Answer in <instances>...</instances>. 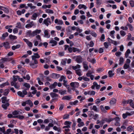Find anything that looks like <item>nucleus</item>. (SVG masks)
Returning <instances> with one entry per match:
<instances>
[{
    "label": "nucleus",
    "mask_w": 134,
    "mask_h": 134,
    "mask_svg": "<svg viewBox=\"0 0 134 134\" xmlns=\"http://www.w3.org/2000/svg\"><path fill=\"white\" fill-rule=\"evenodd\" d=\"M122 53L120 52H117L115 53V55L117 57H119L120 56Z\"/></svg>",
    "instance_id": "de8ad7c7"
},
{
    "label": "nucleus",
    "mask_w": 134,
    "mask_h": 134,
    "mask_svg": "<svg viewBox=\"0 0 134 134\" xmlns=\"http://www.w3.org/2000/svg\"><path fill=\"white\" fill-rule=\"evenodd\" d=\"M79 124L78 125V126L79 127L82 126L84 125V124L83 122H80L79 123Z\"/></svg>",
    "instance_id": "052dcab7"
},
{
    "label": "nucleus",
    "mask_w": 134,
    "mask_h": 134,
    "mask_svg": "<svg viewBox=\"0 0 134 134\" xmlns=\"http://www.w3.org/2000/svg\"><path fill=\"white\" fill-rule=\"evenodd\" d=\"M40 30L37 29L33 31L32 33L30 35V36L31 37L36 35L37 34H39L41 32Z\"/></svg>",
    "instance_id": "20e7f679"
},
{
    "label": "nucleus",
    "mask_w": 134,
    "mask_h": 134,
    "mask_svg": "<svg viewBox=\"0 0 134 134\" xmlns=\"http://www.w3.org/2000/svg\"><path fill=\"white\" fill-rule=\"evenodd\" d=\"M72 98L71 96H65L63 97L62 98V100H69L70 99Z\"/></svg>",
    "instance_id": "6ab92c4d"
},
{
    "label": "nucleus",
    "mask_w": 134,
    "mask_h": 134,
    "mask_svg": "<svg viewBox=\"0 0 134 134\" xmlns=\"http://www.w3.org/2000/svg\"><path fill=\"white\" fill-rule=\"evenodd\" d=\"M94 72L93 70H92L91 71L90 70H89L87 72L86 74V76L87 77H89L91 75L92 73H93Z\"/></svg>",
    "instance_id": "a211bd4d"
},
{
    "label": "nucleus",
    "mask_w": 134,
    "mask_h": 134,
    "mask_svg": "<svg viewBox=\"0 0 134 134\" xmlns=\"http://www.w3.org/2000/svg\"><path fill=\"white\" fill-rule=\"evenodd\" d=\"M40 14L38 13H34L33 14L32 16L31 17L32 19L34 20H35L37 17L38 15H39Z\"/></svg>",
    "instance_id": "0eeeda50"
},
{
    "label": "nucleus",
    "mask_w": 134,
    "mask_h": 134,
    "mask_svg": "<svg viewBox=\"0 0 134 134\" xmlns=\"http://www.w3.org/2000/svg\"><path fill=\"white\" fill-rule=\"evenodd\" d=\"M87 63L86 62H83V67L86 70L88 69V67L87 65Z\"/></svg>",
    "instance_id": "aec40b11"
},
{
    "label": "nucleus",
    "mask_w": 134,
    "mask_h": 134,
    "mask_svg": "<svg viewBox=\"0 0 134 134\" xmlns=\"http://www.w3.org/2000/svg\"><path fill=\"white\" fill-rule=\"evenodd\" d=\"M9 85V83L8 81H7L5 83H2L0 85V87L1 88H3L5 86L8 85Z\"/></svg>",
    "instance_id": "393cba45"
},
{
    "label": "nucleus",
    "mask_w": 134,
    "mask_h": 134,
    "mask_svg": "<svg viewBox=\"0 0 134 134\" xmlns=\"http://www.w3.org/2000/svg\"><path fill=\"white\" fill-rule=\"evenodd\" d=\"M50 95L52 98L57 97L58 96V95L57 94L53 92H52L50 93Z\"/></svg>",
    "instance_id": "e433bc0d"
},
{
    "label": "nucleus",
    "mask_w": 134,
    "mask_h": 134,
    "mask_svg": "<svg viewBox=\"0 0 134 134\" xmlns=\"http://www.w3.org/2000/svg\"><path fill=\"white\" fill-rule=\"evenodd\" d=\"M1 10H3L6 13H8L9 12L8 9L7 7H3L1 8Z\"/></svg>",
    "instance_id": "f3484780"
},
{
    "label": "nucleus",
    "mask_w": 134,
    "mask_h": 134,
    "mask_svg": "<svg viewBox=\"0 0 134 134\" xmlns=\"http://www.w3.org/2000/svg\"><path fill=\"white\" fill-rule=\"evenodd\" d=\"M116 101V99L115 98H113L110 101V104L111 105H113L115 104Z\"/></svg>",
    "instance_id": "9b49d317"
},
{
    "label": "nucleus",
    "mask_w": 134,
    "mask_h": 134,
    "mask_svg": "<svg viewBox=\"0 0 134 134\" xmlns=\"http://www.w3.org/2000/svg\"><path fill=\"white\" fill-rule=\"evenodd\" d=\"M9 92V90L8 89L5 90L3 91V95L4 96H7Z\"/></svg>",
    "instance_id": "7c9ffc66"
},
{
    "label": "nucleus",
    "mask_w": 134,
    "mask_h": 134,
    "mask_svg": "<svg viewBox=\"0 0 134 134\" xmlns=\"http://www.w3.org/2000/svg\"><path fill=\"white\" fill-rule=\"evenodd\" d=\"M59 77V75L55 73H52L50 75V77L53 79L58 78Z\"/></svg>",
    "instance_id": "1a4fd4ad"
},
{
    "label": "nucleus",
    "mask_w": 134,
    "mask_h": 134,
    "mask_svg": "<svg viewBox=\"0 0 134 134\" xmlns=\"http://www.w3.org/2000/svg\"><path fill=\"white\" fill-rule=\"evenodd\" d=\"M126 25L129 27L130 30V31H132L133 30V27L131 24L129 23H128Z\"/></svg>",
    "instance_id": "37998d69"
},
{
    "label": "nucleus",
    "mask_w": 134,
    "mask_h": 134,
    "mask_svg": "<svg viewBox=\"0 0 134 134\" xmlns=\"http://www.w3.org/2000/svg\"><path fill=\"white\" fill-rule=\"evenodd\" d=\"M90 109L91 110H93L94 111L96 112H98V108H97V107L95 105H94L92 107H90Z\"/></svg>",
    "instance_id": "ddd939ff"
},
{
    "label": "nucleus",
    "mask_w": 134,
    "mask_h": 134,
    "mask_svg": "<svg viewBox=\"0 0 134 134\" xmlns=\"http://www.w3.org/2000/svg\"><path fill=\"white\" fill-rule=\"evenodd\" d=\"M70 85L72 87V90L73 91H74L75 88H78L79 86V83L76 82H71Z\"/></svg>",
    "instance_id": "f257e3e1"
},
{
    "label": "nucleus",
    "mask_w": 134,
    "mask_h": 134,
    "mask_svg": "<svg viewBox=\"0 0 134 134\" xmlns=\"http://www.w3.org/2000/svg\"><path fill=\"white\" fill-rule=\"evenodd\" d=\"M15 117L16 118H19L20 119H22L24 118V117L23 115H19L17 116H15Z\"/></svg>",
    "instance_id": "603ef678"
},
{
    "label": "nucleus",
    "mask_w": 134,
    "mask_h": 134,
    "mask_svg": "<svg viewBox=\"0 0 134 134\" xmlns=\"http://www.w3.org/2000/svg\"><path fill=\"white\" fill-rule=\"evenodd\" d=\"M8 35V32H6L3 34L2 36L1 37V39L2 40H4L5 39V38Z\"/></svg>",
    "instance_id": "412c9836"
},
{
    "label": "nucleus",
    "mask_w": 134,
    "mask_h": 134,
    "mask_svg": "<svg viewBox=\"0 0 134 134\" xmlns=\"http://www.w3.org/2000/svg\"><path fill=\"white\" fill-rule=\"evenodd\" d=\"M44 37L47 38H49L50 36L48 35V31L47 30H46L44 31Z\"/></svg>",
    "instance_id": "c756f323"
},
{
    "label": "nucleus",
    "mask_w": 134,
    "mask_h": 134,
    "mask_svg": "<svg viewBox=\"0 0 134 134\" xmlns=\"http://www.w3.org/2000/svg\"><path fill=\"white\" fill-rule=\"evenodd\" d=\"M27 94V92L26 90L23 91L22 92L19 91L17 92V94L18 95L22 98L24 97L25 95Z\"/></svg>",
    "instance_id": "7ed1b4c3"
},
{
    "label": "nucleus",
    "mask_w": 134,
    "mask_h": 134,
    "mask_svg": "<svg viewBox=\"0 0 134 134\" xmlns=\"http://www.w3.org/2000/svg\"><path fill=\"white\" fill-rule=\"evenodd\" d=\"M78 102V101L76 100L74 102H71L70 103V104L71 105H76V104Z\"/></svg>",
    "instance_id": "0e129e2a"
},
{
    "label": "nucleus",
    "mask_w": 134,
    "mask_h": 134,
    "mask_svg": "<svg viewBox=\"0 0 134 134\" xmlns=\"http://www.w3.org/2000/svg\"><path fill=\"white\" fill-rule=\"evenodd\" d=\"M30 65L33 68H36L37 67V65L36 64H34L33 63H30Z\"/></svg>",
    "instance_id": "69168bd1"
},
{
    "label": "nucleus",
    "mask_w": 134,
    "mask_h": 134,
    "mask_svg": "<svg viewBox=\"0 0 134 134\" xmlns=\"http://www.w3.org/2000/svg\"><path fill=\"white\" fill-rule=\"evenodd\" d=\"M130 4L131 7H133L134 6V1L133 0L130 1Z\"/></svg>",
    "instance_id": "338daca9"
},
{
    "label": "nucleus",
    "mask_w": 134,
    "mask_h": 134,
    "mask_svg": "<svg viewBox=\"0 0 134 134\" xmlns=\"http://www.w3.org/2000/svg\"><path fill=\"white\" fill-rule=\"evenodd\" d=\"M16 27L19 29L21 28V23H18L16 24Z\"/></svg>",
    "instance_id": "8fccbe9b"
},
{
    "label": "nucleus",
    "mask_w": 134,
    "mask_h": 134,
    "mask_svg": "<svg viewBox=\"0 0 134 134\" xmlns=\"http://www.w3.org/2000/svg\"><path fill=\"white\" fill-rule=\"evenodd\" d=\"M19 111L15 110L12 113V114L14 115H16L19 114Z\"/></svg>",
    "instance_id": "774afa93"
},
{
    "label": "nucleus",
    "mask_w": 134,
    "mask_h": 134,
    "mask_svg": "<svg viewBox=\"0 0 134 134\" xmlns=\"http://www.w3.org/2000/svg\"><path fill=\"white\" fill-rule=\"evenodd\" d=\"M124 59L122 57H121L120 58L119 60V64H122L124 63Z\"/></svg>",
    "instance_id": "a19ab883"
},
{
    "label": "nucleus",
    "mask_w": 134,
    "mask_h": 134,
    "mask_svg": "<svg viewBox=\"0 0 134 134\" xmlns=\"http://www.w3.org/2000/svg\"><path fill=\"white\" fill-rule=\"evenodd\" d=\"M95 92L94 91H88L89 95L93 96L95 95Z\"/></svg>",
    "instance_id": "c03bdc74"
},
{
    "label": "nucleus",
    "mask_w": 134,
    "mask_h": 134,
    "mask_svg": "<svg viewBox=\"0 0 134 134\" xmlns=\"http://www.w3.org/2000/svg\"><path fill=\"white\" fill-rule=\"evenodd\" d=\"M40 56L37 53L34 54V55L32 56V59H34L36 58H40Z\"/></svg>",
    "instance_id": "f8f14e48"
},
{
    "label": "nucleus",
    "mask_w": 134,
    "mask_h": 134,
    "mask_svg": "<svg viewBox=\"0 0 134 134\" xmlns=\"http://www.w3.org/2000/svg\"><path fill=\"white\" fill-rule=\"evenodd\" d=\"M53 129L57 131L58 132H59L60 131V128H58L55 126L53 127Z\"/></svg>",
    "instance_id": "3c124183"
},
{
    "label": "nucleus",
    "mask_w": 134,
    "mask_h": 134,
    "mask_svg": "<svg viewBox=\"0 0 134 134\" xmlns=\"http://www.w3.org/2000/svg\"><path fill=\"white\" fill-rule=\"evenodd\" d=\"M66 77L64 76H62L59 79L60 81H62L63 80H65Z\"/></svg>",
    "instance_id": "6e6d98bb"
},
{
    "label": "nucleus",
    "mask_w": 134,
    "mask_h": 134,
    "mask_svg": "<svg viewBox=\"0 0 134 134\" xmlns=\"http://www.w3.org/2000/svg\"><path fill=\"white\" fill-rule=\"evenodd\" d=\"M83 80L86 81H89L90 80L89 78L84 76H83Z\"/></svg>",
    "instance_id": "680f3d73"
},
{
    "label": "nucleus",
    "mask_w": 134,
    "mask_h": 134,
    "mask_svg": "<svg viewBox=\"0 0 134 134\" xmlns=\"http://www.w3.org/2000/svg\"><path fill=\"white\" fill-rule=\"evenodd\" d=\"M76 74L78 76H81L82 75V72L81 69H78L75 70Z\"/></svg>",
    "instance_id": "dca6fc26"
},
{
    "label": "nucleus",
    "mask_w": 134,
    "mask_h": 134,
    "mask_svg": "<svg viewBox=\"0 0 134 134\" xmlns=\"http://www.w3.org/2000/svg\"><path fill=\"white\" fill-rule=\"evenodd\" d=\"M9 37L10 39H16L17 38V37L15 36L10 35H9Z\"/></svg>",
    "instance_id": "4d7b16f0"
},
{
    "label": "nucleus",
    "mask_w": 134,
    "mask_h": 134,
    "mask_svg": "<svg viewBox=\"0 0 134 134\" xmlns=\"http://www.w3.org/2000/svg\"><path fill=\"white\" fill-rule=\"evenodd\" d=\"M81 67V66L79 64H77L75 66H72V68L74 70H77L76 69H79Z\"/></svg>",
    "instance_id": "a878e982"
},
{
    "label": "nucleus",
    "mask_w": 134,
    "mask_h": 134,
    "mask_svg": "<svg viewBox=\"0 0 134 134\" xmlns=\"http://www.w3.org/2000/svg\"><path fill=\"white\" fill-rule=\"evenodd\" d=\"M27 6L30 7L31 9H34L36 7L34 5H33L32 3H28L27 4Z\"/></svg>",
    "instance_id": "2f4dec72"
},
{
    "label": "nucleus",
    "mask_w": 134,
    "mask_h": 134,
    "mask_svg": "<svg viewBox=\"0 0 134 134\" xmlns=\"http://www.w3.org/2000/svg\"><path fill=\"white\" fill-rule=\"evenodd\" d=\"M131 52L130 51V49H128L127 50L126 52L125 53V57L126 58H127L129 56V54Z\"/></svg>",
    "instance_id": "4be33fe9"
},
{
    "label": "nucleus",
    "mask_w": 134,
    "mask_h": 134,
    "mask_svg": "<svg viewBox=\"0 0 134 134\" xmlns=\"http://www.w3.org/2000/svg\"><path fill=\"white\" fill-rule=\"evenodd\" d=\"M108 40L109 42L110 43H112L115 46L117 44V43L116 41L110 39L109 38H108Z\"/></svg>",
    "instance_id": "9d476101"
},
{
    "label": "nucleus",
    "mask_w": 134,
    "mask_h": 134,
    "mask_svg": "<svg viewBox=\"0 0 134 134\" xmlns=\"http://www.w3.org/2000/svg\"><path fill=\"white\" fill-rule=\"evenodd\" d=\"M73 58L75 59L76 61L78 63H80L82 62L83 59L80 56H75Z\"/></svg>",
    "instance_id": "f03ea898"
},
{
    "label": "nucleus",
    "mask_w": 134,
    "mask_h": 134,
    "mask_svg": "<svg viewBox=\"0 0 134 134\" xmlns=\"http://www.w3.org/2000/svg\"><path fill=\"white\" fill-rule=\"evenodd\" d=\"M2 102L3 103H5L6 102L8 101L9 99H7V97H3L1 98Z\"/></svg>",
    "instance_id": "4468645a"
},
{
    "label": "nucleus",
    "mask_w": 134,
    "mask_h": 134,
    "mask_svg": "<svg viewBox=\"0 0 134 134\" xmlns=\"http://www.w3.org/2000/svg\"><path fill=\"white\" fill-rule=\"evenodd\" d=\"M9 104L7 103L5 104H3L2 105V107L5 109H6L7 108V107L9 105Z\"/></svg>",
    "instance_id": "bb28decb"
},
{
    "label": "nucleus",
    "mask_w": 134,
    "mask_h": 134,
    "mask_svg": "<svg viewBox=\"0 0 134 134\" xmlns=\"http://www.w3.org/2000/svg\"><path fill=\"white\" fill-rule=\"evenodd\" d=\"M45 12L47 13L50 14H53L54 13L53 11L52 10L50 9H46L45 10Z\"/></svg>",
    "instance_id": "58836bf2"
},
{
    "label": "nucleus",
    "mask_w": 134,
    "mask_h": 134,
    "mask_svg": "<svg viewBox=\"0 0 134 134\" xmlns=\"http://www.w3.org/2000/svg\"><path fill=\"white\" fill-rule=\"evenodd\" d=\"M73 52H77L79 53L81 51V49H78L77 48L73 47Z\"/></svg>",
    "instance_id": "c85d7f7f"
},
{
    "label": "nucleus",
    "mask_w": 134,
    "mask_h": 134,
    "mask_svg": "<svg viewBox=\"0 0 134 134\" xmlns=\"http://www.w3.org/2000/svg\"><path fill=\"white\" fill-rule=\"evenodd\" d=\"M49 43L52 44L51 45L52 46L56 45L57 44V42L54 40H51L50 41Z\"/></svg>",
    "instance_id": "b1692460"
},
{
    "label": "nucleus",
    "mask_w": 134,
    "mask_h": 134,
    "mask_svg": "<svg viewBox=\"0 0 134 134\" xmlns=\"http://www.w3.org/2000/svg\"><path fill=\"white\" fill-rule=\"evenodd\" d=\"M90 34L92 36L96 37L97 36V34L95 32L92 31H91L90 33Z\"/></svg>",
    "instance_id": "864d4df0"
},
{
    "label": "nucleus",
    "mask_w": 134,
    "mask_h": 134,
    "mask_svg": "<svg viewBox=\"0 0 134 134\" xmlns=\"http://www.w3.org/2000/svg\"><path fill=\"white\" fill-rule=\"evenodd\" d=\"M108 74H109V77H111L113 76L114 75V73H113V72L111 70H110L108 71Z\"/></svg>",
    "instance_id": "c9c22d12"
},
{
    "label": "nucleus",
    "mask_w": 134,
    "mask_h": 134,
    "mask_svg": "<svg viewBox=\"0 0 134 134\" xmlns=\"http://www.w3.org/2000/svg\"><path fill=\"white\" fill-rule=\"evenodd\" d=\"M26 104H29L30 107H32L33 106V105L32 102L30 100H29L26 101Z\"/></svg>",
    "instance_id": "5701e85b"
},
{
    "label": "nucleus",
    "mask_w": 134,
    "mask_h": 134,
    "mask_svg": "<svg viewBox=\"0 0 134 134\" xmlns=\"http://www.w3.org/2000/svg\"><path fill=\"white\" fill-rule=\"evenodd\" d=\"M57 82H54L52 85L50 86V88L51 89L54 88L57 86Z\"/></svg>",
    "instance_id": "f704fd0d"
},
{
    "label": "nucleus",
    "mask_w": 134,
    "mask_h": 134,
    "mask_svg": "<svg viewBox=\"0 0 134 134\" xmlns=\"http://www.w3.org/2000/svg\"><path fill=\"white\" fill-rule=\"evenodd\" d=\"M120 34L121 35L123 36H124L126 34V32L123 30L120 31Z\"/></svg>",
    "instance_id": "09e8293b"
},
{
    "label": "nucleus",
    "mask_w": 134,
    "mask_h": 134,
    "mask_svg": "<svg viewBox=\"0 0 134 134\" xmlns=\"http://www.w3.org/2000/svg\"><path fill=\"white\" fill-rule=\"evenodd\" d=\"M9 61V60L8 59L6 58H3L0 60V62L3 63L7 61Z\"/></svg>",
    "instance_id": "72a5a7b5"
},
{
    "label": "nucleus",
    "mask_w": 134,
    "mask_h": 134,
    "mask_svg": "<svg viewBox=\"0 0 134 134\" xmlns=\"http://www.w3.org/2000/svg\"><path fill=\"white\" fill-rule=\"evenodd\" d=\"M130 67V64H127L125 63L124 66V69H127L129 68Z\"/></svg>",
    "instance_id": "ea45409f"
},
{
    "label": "nucleus",
    "mask_w": 134,
    "mask_h": 134,
    "mask_svg": "<svg viewBox=\"0 0 134 134\" xmlns=\"http://www.w3.org/2000/svg\"><path fill=\"white\" fill-rule=\"evenodd\" d=\"M127 131L131 132L133 130V128L132 126H130L127 127Z\"/></svg>",
    "instance_id": "cd10ccee"
},
{
    "label": "nucleus",
    "mask_w": 134,
    "mask_h": 134,
    "mask_svg": "<svg viewBox=\"0 0 134 134\" xmlns=\"http://www.w3.org/2000/svg\"><path fill=\"white\" fill-rule=\"evenodd\" d=\"M100 108L101 110L102 111V112L104 113H106V111L105 110L104 108L101 105L100 106Z\"/></svg>",
    "instance_id": "5fc2aeb1"
},
{
    "label": "nucleus",
    "mask_w": 134,
    "mask_h": 134,
    "mask_svg": "<svg viewBox=\"0 0 134 134\" xmlns=\"http://www.w3.org/2000/svg\"><path fill=\"white\" fill-rule=\"evenodd\" d=\"M66 90H60L59 91V92L61 95H63L66 94Z\"/></svg>",
    "instance_id": "a18cd8bd"
},
{
    "label": "nucleus",
    "mask_w": 134,
    "mask_h": 134,
    "mask_svg": "<svg viewBox=\"0 0 134 134\" xmlns=\"http://www.w3.org/2000/svg\"><path fill=\"white\" fill-rule=\"evenodd\" d=\"M87 60L91 63H92L94 64L96 62V60L95 59H90V58H87Z\"/></svg>",
    "instance_id": "473e14b6"
},
{
    "label": "nucleus",
    "mask_w": 134,
    "mask_h": 134,
    "mask_svg": "<svg viewBox=\"0 0 134 134\" xmlns=\"http://www.w3.org/2000/svg\"><path fill=\"white\" fill-rule=\"evenodd\" d=\"M131 115V114L130 113H129L128 112H126V113H124L122 115V116L124 119H125L128 116Z\"/></svg>",
    "instance_id": "6e6552de"
},
{
    "label": "nucleus",
    "mask_w": 134,
    "mask_h": 134,
    "mask_svg": "<svg viewBox=\"0 0 134 134\" xmlns=\"http://www.w3.org/2000/svg\"><path fill=\"white\" fill-rule=\"evenodd\" d=\"M24 41L27 44L28 46L30 47H32V44L27 39L25 38L23 39Z\"/></svg>",
    "instance_id": "423d86ee"
},
{
    "label": "nucleus",
    "mask_w": 134,
    "mask_h": 134,
    "mask_svg": "<svg viewBox=\"0 0 134 134\" xmlns=\"http://www.w3.org/2000/svg\"><path fill=\"white\" fill-rule=\"evenodd\" d=\"M129 101L130 102L129 103L130 104V106H131L132 108H134V104L132 102V100L130 99H129Z\"/></svg>",
    "instance_id": "79ce46f5"
},
{
    "label": "nucleus",
    "mask_w": 134,
    "mask_h": 134,
    "mask_svg": "<svg viewBox=\"0 0 134 134\" xmlns=\"http://www.w3.org/2000/svg\"><path fill=\"white\" fill-rule=\"evenodd\" d=\"M94 44V43L92 41H91L89 44V46L90 47H92L93 46Z\"/></svg>",
    "instance_id": "e2e57ef3"
},
{
    "label": "nucleus",
    "mask_w": 134,
    "mask_h": 134,
    "mask_svg": "<svg viewBox=\"0 0 134 134\" xmlns=\"http://www.w3.org/2000/svg\"><path fill=\"white\" fill-rule=\"evenodd\" d=\"M78 8L80 9L83 8L84 9H86L87 7L84 4H80L78 6Z\"/></svg>",
    "instance_id": "2eb2a0df"
},
{
    "label": "nucleus",
    "mask_w": 134,
    "mask_h": 134,
    "mask_svg": "<svg viewBox=\"0 0 134 134\" xmlns=\"http://www.w3.org/2000/svg\"><path fill=\"white\" fill-rule=\"evenodd\" d=\"M23 85L26 87L29 88L30 87V84L27 83H25Z\"/></svg>",
    "instance_id": "bf43d9fd"
},
{
    "label": "nucleus",
    "mask_w": 134,
    "mask_h": 134,
    "mask_svg": "<svg viewBox=\"0 0 134 134\" xmlns=\"http://www.w3.org/2000/svg\"><path fill=\"white\" fill-rule=\"evenodd\" d=\"M19 78V76H13V80L14 81H16Z\"/></svg>",
    "instance_id": "49530a36"
},
{
    "label": "nucleus",
    "mask_w": 134,
    "mask_h": 134,
    "mask_svg": "<svg viewBox=\"0 0 134 134\" xmlns=\"http://www.w3.org/2000/svg\"><path fill=\"white\" fill-rule=\"evenodd\" d=\"M43 23L46 26H48L49 24H51L50 19L49 18H47L44 20Z\"/></svg>",
    "instance_id": "39448f33"
},
{
    "label": "nucleus",
    "mask_w": 134,
    "mask_h": 134,
    "mask_svg": "<svg viewBox=\"0 0 134 134\" xmlns=\"http://www.w3.org/2000/svg\"><path fill=\"white\" fill-rule=\"evenodd\" d=\"M20 46L19 44H18L16 46H13L12 47V49L13 50H15V49L19 48Z\"/></svg>",
    "instance_id": "4c0bfd02"
},
{
    "label": "nucleus",
    "mask_w": 134,
    "mask_h": 134,
    "mask_svg": "<svg viewBox=\"0 0 134 134\" xmlns=\"http://www.w3.org/2000/svg\"><path fill=\"white\" fill-rule=\"evenodd\" d=\"M4 46L6 48H9V44L8 42H4Z\"/></svg>",
    "instance_id": "13d9d810"
}]
</instances>
